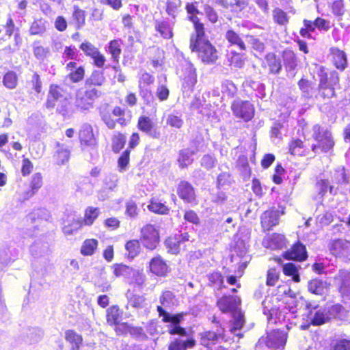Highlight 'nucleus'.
Here are the masks:
<instances>
[{"label":"nucleus","mask_w":350,"mask_h":350,"mask_svg":"<svg viewBox=\"0 0 350 350\" xmlns=\"http://www.w3.org/2000/svg\"><path fill=\"white\" fill-rule=\"evenodd\" d=\"M191 21L195 29V33H193L190 38L191 50L198 52V57L204 63H215L218 58L217 51L208 40H204V24L196 16L191 17Z\"/></svg>","instance_id":"1"},{"label":"nucleus","mask_w":350,"mask_h":350,"mask_svg":"<svg viewBox=\"0 0 350 350\" xmlns=\"http://www.w3.org/2000/svg\"><path fill=\"white\" fill-rule=\"evenodd\" d=\"M69 105L70 101L64 94L62 88L56 85H51L46 103V107L53 108L56 106L57 111L66 116L68 112Z\"/></svg>","instance_id":"2"},{"label":"nucleus","mask_w":350,"mask_h":350,"mask_svg":"<svg viewBox=\"0 0 350 350\" xmlns=\"http://www.w3.org/2000/svg\"><path fill=\"white\" fill-rule=\"evenodd\" d=\"M312 130V137L317 142V144L312 146L313 152L318 153L319 150H321L326 152L333 148L334 142L329 131L321 127L319 124L314 125Z\"/></svg>","instance_id":"3"},{"label":"nucleus","mask_w":350,"mask_h":350,"mask_svg":"<svg viewBox=\"0 0 350 350\" xmlns=\"http://www.w3.org/2000/svg\"><path fill=\"white\" fill-rule=\"evenodd\" d=\"M157 310L159 315L162 317V321L170 323L168 327L170 334L185 335V329L179 326V323L183 319V313L176 314H170L165 312L161 306H158Z\"/></svg>","instance_id":"4"},{"label":"nucleus","mask_w":350,"mask_h":350,"mask_svg":"<svg viewBox=\"0 0 350 350\" xmlns=\"http://www.w3.org/2000/svg\"><path fill=\"white\" fill-rule=\"evenodd\" d=\"M141 239L144 245L150 250H154L159 243V228L152 224L144 226L141 230Z\"/></svg>","instance_id":"5"},{"label":"nucleus","mask_w":350,"mask_h":350,"mask_svg":"<svg viewBox=\"0 0 350 350\" xmlns=\"http://www.w3.org/2000/svg\"><path fill=\"white\" fill-rule=\"evenodd\" d=\"M232 110L234 114L245 121L250 120L254 116V107L248 101L236 100L232 104Z\"/></svg>","instance_id":"6"},{"label":"nucleus","mask_w":350,"mask_h":350,"mask_svg":"<svg viewBox=\"0 0 350 350\" xmlns=\"http://www.w3.org/2000/svg\"><path fill=\"white\" fill-rule=\"evenodd\" d=\"M137 126L141 131L145 133L150 137L158 139L161 136V133L157 126L149 117H140L138 120Z\"/></svg>","instance_id":"7"},{"label":"nucleus","mask_w":350,"mask_h":350,"mask_svg":"<svg viewBox=\"0 0 350 350\" xmlns=\"http://www.w3.org/2000/svg\"><path fill=\"white\" fill-rule=\"evenodd\" d=\"M83 226L81 219L75 215H68L63 221L62 232L66 236L73 235Z\"/></svg>","instance_id":"8"},{"label":"nucleus","mask_w":350,"mask_h":350,"mask_svg":"<svg viewBox=\"0 0 350 350\" xmlns=\"http://www.w3.org/2000/svg\"><path fill=\"white\" fill-rule=\"evenodd\" d=\"M149 271L154 275L164 277L170 271L167 263L160 256L152 258L149 262Z\"/></svg>","instance_id":"9"},{"label":"nucleus","mask_w":350,"mask_h":350,"mask_svg":"<svg viewBox=\"0 0 350 350\" xmlns=\"http://www.w3.org/2000/svg\"><path fill=\"white\" fill-rule=\"evenodd\" d=\"M72 148V142L71 140L56 143L55 158L58 164H64L68 161Z\"/></svg>","instance_id":"10"},{"label":"nucleus","mask_w":350,"mask_h":350,"mask_svg":"<svg viewBox=\"0 0 350 350\" xmlns=\"http://www.w3.org/2000/svg\"><path fill=\"white\" fill-rule=\"evenodd\" d=\"M79 137L81 145L94 146L96 144V139L93 133V128L89 124H84L79 130Z\"/></svg>","instance_id":"11"},{"label":"nucleus","mask_w":350,"mask_h":350,"mask_svg":"<svg viewBox=\"0 0 350 350\" xmlns=\"http://www.w3.org/2000/svg\"><path fill=\"white\" fill-rule=\"evenodd\" d=\"M284 257L287 260L303 261L307 258V252L304 245L298 243L286 251Z\"/></svg>","instance_id":"12"},{"label":"nucleus","mask_w":350,"mask_h":350,"mask_svg":"<svg viewBox=\"0 0 350 350\" xmlns=\"http://www.w3.org/2000/svg\"><path fill=\"white\" fill-rule=\"evenodd\" d=\"M329 250L335 256H350V243L345 240H335L329 245Z\"/></svg>","instance_id":"13"},{"label":"nucleus","mask_w":350,"mask_h":350,"mask_svg":"<svg viewBox=\"0 0 350 350\" xmlns=\"http://www.w3.org/2000/svg\"><path fill=\"white\" fill-rule=\"evenodd\" d=\"M240 304V299L237 297H222L217 301V306L223 312L235 311L238 305Z\"/></svg>","instance_id":"14"},{"label":"nucleus","mask_w":350,"mask_h":350,"mask_svg":"<svg viewBox=\"0 0 350 350\" xmlns=\"http://www.w3.org/2000/svg\"><path fill=\"white\" fill-rule=\"evenodd\" d=\"M279 211L269 210L265 211L261 217L262 226L265 230H269L278 224Z\"/></svg>","instance_id":"15"},{"label":"nucleus","mask_w":350,"mask_h":350,"mask_svg":"<svg viewBox=\"0 0 350 350\" xmlns=\"http://www.w3.org/2000/svg\"><path fill=\"white\" fill-rule=\"evenodd\" d=\"M185 70L187 75L184 78L183 88L187 89L188 91H192L193 87L197 81L196 69L193 64L187 62L185 66Z\"/></svg>","instance_id":"16"},{"label":"nucleus","mask_w":350,"mask_h":350,"mask_svg":"<svg viewBox=\"0 0 350 350\" xmlns=\"http://www.w3.org/2000/svg\"><path fill=\"white\" fill-rule=\"evenodd\" d=\"M320 77L319 88H325L329 85H336L338 83V77L336 72H332L329 75L325 69L321 68L319 72Z\"/></svg>","instance_id":"17"},{"label":"nucleus","mask_w":350,"mask_h":350,"mask_svg":"<svg viewBox=\"0 0 350 350\" xmlns=\"http://www.w3.org/2000/svg\"><path fill=\"white\" fill-rule=\"evenodd\" d=\"M66 68L69 72L68 76L72 82L77 83L83 79L85 70L83 66L77 67V63L71 62L66 65Z\"/></svg>","instance_id":"18"},{"label":"nucleus","mask_w":350,"mask_h":350,"mask_svg":"<svg viewBox=\"0 0 350 350\" xmlns=\"http://www.w3.org/2000/svg\"><path fill=\"white\" fill-rule=\"evenodd\" d=\"M264 245L273 250L281 249L286 245V239L283 234H273L264 240Z\"/></svg>","instance_id":"19"},{"label":"nucleus","mask_w":350,"mask_h":350,"mask_svg":"<svg viewBox=\"0 0 350 350\" xmlns=\"http://www.w3.org/2000/svg\"><path fill=\"white\" fill-rule=\"evenodd\" d=\"M98 241L96 239H86L80 247V254L83 256H92L98 250Z\"/></svg>","instance_id":"20"},{"label":"nucleus","mask_w":350,"mask_h":350,"mask_svg":"<svg viewBox=\"0 0 350 350\" xmlns=\"http://www.w3.org/2000/svg\"><path fill=\"white\" fill-rule=\"evenodd\" d=\"M225 38L231 46L240 51H245L247 47L242 38L232 29H228L225 33Z\"/></svg>","instance_id":"21"},{"label":"nucleus","mask_w":350,"mask_h":350,"mask_svg":"<svg viewBox=\"0 0 350 350\" xmlns=\"http://www.w3.org/2000/svg\"><path fill=\"white\" fill-rule=\"evenodd\" d=\"M286 341V334L283 332H279L270 335L267 341V345L273 348L283 347Z\"/></svg>","instance_id":"22"},{"label":"nucleus","mask_w":350,"mask_h":350,"mask_svg":"<svg viewBox=\"0 0 350 350\" xmlns=\"http://www.w3.org/2000/svg\"><path fill=\"white\" fill-rule=\"evenodd\" d=\"M104 72L101 70H94L91 75L85 80V86H101L105 82Z\"/></svg>","instance_id":"23"},{"label":"nucleus","mask_w":350,"mask_h":350,"mask_svg":"<svg viewBox=\"0 0 350 350\" xmlns=\"http://www.w3.org/2000/svg\"><path fill=\"white\" fill-rule=\"evenodd\" d=\"M329 284L326 282L313 280L308 284L309 291L316 295H324L327 293Z\"/></svg>","instance_id":"24"},{"label":"nucleus","mask_w":350,"mask_h":350,"mask_svg":"<svg viewBox=\"0 0 350 350\" xmlns=\"http://www.w3.org/2000/svg\"><path fill=\"white\" fill-rule=\"evenodd\" d=\"M333 62L335 66L340 70H345L347 66V56L343 51L338 49H332Z\"/></svg>","instance_id":"25"},{"label":"nucleus","mask_w":350,"mask_h":350,"mask_svg":"<svg viewBox=\"0 0 350 350\" xmlns=\"http://www.w3.org/2000/svg\"><path fill=\"white\" fill-rule=\"evenodd\" d=\"M113 275L117 278H124L129 281L131 278L133 268L124 264H115L111 267Z\"/></svg>","instance_id":"26"},{"label":"nucleus","mask_w":350,"mask_h":350,"mask_svg":"<svg viewBox=\"0 0 350 350\" xmlns=\"http://www.w3.org/2000/svg\"><path fill=\"white\" fill-rule=\"evenodd\" d=\"M196 150L190 148H185L180 151L178 162L180 167L184 168L190 165L193 161V156Z\"/></svg>","instance_id":"27"},{"label":"nucleus","mask_w":350,"mask_h":350,"mask_svg":"<svg viewBox=\"0 0 350 350\" xmlns=\"http://www.w3.org/2000/svg\"><path fill=\"white\" fill-rule=\"evenodd\" d=\"M100 212L98 208L88 206L84 211L83 219L81 220L83 225L91 226L98 218Z\"/></svg>","instance_id":"28"},{"label":"nucleus","mask_w":350,"mask_h":350,"mask_svg":"<svg viewBox=\"0 0 350 350\" xmlns=\"http://www.w3.org/2000/svg\"><path fill=\"white\" fill-rule=\"evenodd\" d=\"M76 107L81 111H88L93 107V103L88 100L84 96L83 90H79L76 95Z\"/></svg>","instance_id":"29"},{"label":"nucleus","mask_w":350,"mask_h":350,"mask_svg":"<svg viewBox=\"0 0 350 350\" xmlns=\"http://www.w3.org/2000/svg\"><path fill=\"white\" fill-rule=\"evenodd\" d=\"M180 197L184 200L191 202L195 198V193L193 188L187 183H182L178 190Z\"/></svg>","instance_id":"30"},{"label":"nucleus","mask_w":350,"mask_h":350,"mask_svg":"<svg viewBox=\"0 0 350 350\" xmlns=\"http://www.w3.org/2000/svg\"><path fill=\"white\" fill-rule=\"evenodd\" d=\"M300 267L296 266L295 264L288 262L286 263L282 267V271L285 275L292 277L293 281L295 282H299L300 278L299 275V269Z\"/></svg>","instance_id":"31"},{"label":"nucleus","mask_w":350,"mask_h":350,"mask_svg":"<svg viewBox=\"0 0 350 350\" xmlns=\"http://www.w3.org/2000/svg\"><path fill=\"white\" fill-rule=\"evenodd\" d=\"M66 340L71 345V350H79L83 339L81 335L68 330L66 332Z\"/></svg>","instance_id":"32"},{"label":"nucleus","mask_w":350,"mask_h":350,"mask_svg":"<svg viewBox=\"0 0 350 350\" xmlns=\"http://www.w3.org/2000/svg\"><path fill=\"white\" fill-rule=\"evenodd\" d=\"M266 59L270 72L273 74L279 73L282 68L280 59L277 58L276 55L272 53H268L267 55Z\"/></svg>","instance_id":"33"},{"label":"nucleus","mask_w":350,"mask_h":350,"mask_svg":"<svg viewBox=\"0 0 350 350\" xmlns=\"http://www.w3.org/2000/svg\"><path fill=\"white\" fill-rule=\"evenodd\" d=\"M220 336H221L220 333L215 334L213 332H205L201 334L200 342L202 345L210 347L216 343Z\"/></svg>","instance_id":"34"},{"label":"nucleus","mask_w":350,"mask_h":350,"mask_svg":"<svg viewBox=\"0 0 350 350\" xmlns=\"http://www.w3.org/2000/svg\"><path fill=\"white\" fill-rule=\"evenodd\" d=\"M155 29L165 39H170L172 37V29L170 25L165 21H157Z\"/></svg>","instance_id":"35"},{"label":"nucleus","mask_w":350,"mask_h":350,"mask_svg":"<svg viewBox=\"0 0 350 350\" xmlns=\"http://www.w3.org/2000/svg\"><path fill=\"white\" fill-rule=\"evenodd\" d=\"M47 22L44 19L36 20L32 23L29 33L31 35H43L46 30Z\"/></svg>","instance_id":"36"},{"label":"nucleus","mask_w":350,"mask_h":350,"mask_svg":"<svg viewBox=\"0 0 350 350\" xmlns=\"http://www.w3.org/2000/svg\"><path fill=\"white\" fill-rule=\"evenodd\" d=\"M126 143V137L120 133H116L111 137V148L112 150L118 153L123 148Z\"/></svg>","instance_id":"37"},{"label":"nucleus","mask_w":350,"mask_h":350,"mask_svg":"<svg viewBox=\"0 0 350 350\" xmlns=\"http://www.w3.org/2000/svg\"><path fill=\"white\" fill-rule=\"evenodd\" d=\"M33 53L36 58L40 62H43L46 59L51 53L49 47H44L43 46L38 45L36 42L33 45Z\"/></svg>","instance_id":"38"},{"label":"nucleus","mask_w":350,"mask_h":350,"mask_svg":"<svg viewBox=\"0 0 350 350\" xmlns=\"http://www.w3.org/2000/svg\"><path fill=\"white\" fill-rule=\"evenodd\" d=\"M108 51L111 55V59L118 64L122 53L120 40H111L109 43Z\"/></svg>","instance_id":"39"},{"label":"nucleus","mask_w":350,"mask_h":350,"mask_svg":"<svg viewBox=\"0 0 350 350\" xmlns=\"http://www.w3.org/2000/svg\"><path fill=\"white\" fill-rule=\"evenodd\" d=\"M72 20L75 23L76 28L80 29L85 25V12L78 5L73 6Z\"/></svg>","instance_id":"40"},{"label":"nucleus","mask_w":350,"mask_h":350,"mask_svg":"<svg viewBox=\"0 0 350 350\" xmlns=\"http://www.w3.org/2000/svg\"><path fill=\"white\" fill-rule=\"evenodd\" d=\"M125 248L128 252L129 257L133 258L137 256L141 251V245L139 241L133 239L126 242Z\"/></svg>","instance_id":"41"},{"label":"nucleus","mask_w":350,"mask_h":350,"mask_svg":"<svg viewBox=\"0 0 350 350\" xmlns=\"http://www.w3.org/2000/svg\"><path fill=\"white\" fill-rule=\"evenodd\" d=\"M284 62L288 71L294 70L297 66V60L295 53L291 51L284 53Z\"/></svg>","instance_id":"42"},{"label":"nucleus","mask_w":350,"mask_h":350,"mask_svg":"<svg viewBox=\"0 0 350 350\" xmlns=\"http://www.w3.org/2000/svg\"><path fill=\"white\" fill-rule=\"evenodd\" d=\"M237 91V87L231 81L226 80L222 83L221 92L224 96L232 98L235 95Z\"/></svg>","instance_id":"43"},{"label":"nucleus","mask_w":350,"mask_h":350,"mask_svg":"<svg viewBox=\"0 0 350 350\" xmlns=\"http://www.w3.org/2000/svg\"><path fill=\"white\" fill-rule=\"evenodd\" d=\"M18 82V77L16 72L10 71L7 72L3 79L4 85L9 89H14L16 87Z\"/></svg>","instance_id":"44"},{"label":"nucleus","mask_w":350,"mask_h":350,"mask_svg":"<svg viewBox=\"0 0 350 350\" xmlns=\"http://www.w3.org/2000/svg\"><path fill=\"white\" fill-rule=\"evenodd\" d=\"M165 243L169 252L173 254H176L179 252L180 243L176 236L168 237Z\"/></svg>","instance_id":"45"},{"label":"nucleus","mask_w":350,"mask_h":350,"mask_svg":"<svg viewBox=\"0 0 350 350\" xmlns=\"http://www.w3.org/2000/svg\"><path fill=\"white\" fill-rule=\"evenodd\" d=\"M111 279L112 278L107 275L106 271L103 269H101L99 275L95 278L94 282L98 286L108 288L110 282H111Z\"/></svg>","instance_id":"46"},{"label":"nucleus","mask_w":350,"mask_h":350,"mask_svg":"<svg viewBox=\"0 0 350 350\" xmlns=\"http://www.w3.org/2000/svg\"><path fill=\"white\" fill-rule=\"evenodd\" d=\"M273 17L274 21L280 25H285L288 23L287 14L280 8H275L273 11Z\"/></svg>","instance_id":"47"},{"label":"nucleus","mask_w":350,"mask_h":350,"mask_svg":"<svg viewBox=\"0 0 350 350\" xmlns=\"http://www.w3.org/2000/svg\"><path fill=\"white\" fill-rule=\"evenodd\" d=\"M82 90L84 96L87 97L88 100H89L90 102L93 103L97 98H98L101 96V92L95 88H92V86L85 85V88Z\"/></svg>","instance_id":"48"},{"label":"nucleus","mask_w":350,"mask_h":350,"mask_svg":"<svg viewBox=\"0 0 350 350\" xmlns=\"http://www.w3.org/2000/svg\"><path fill=\"white\" fill-rule=\"evenodd\" d=\"M148 208L150 211L161 215L167 214L169 211L165 204L155 200H152Z\"/></svg>","instance_id":"49"},{"label":"nucleus","mask_w":350,"mask_h":350,"mask_svg":"<svg viewBox=\"0 0 350 350\" xmlns=\"http://www.w3.org/2000/svg\"><path fill=\"white\" fill-rule=\"evenodd\" d=\"M80 49L88 57L94 55L99 49L89 41L82 42L79 46Z\"/></svg>","instance_id":"50"},{"label":"nucleus","mask_w":350,"mask_h":350,"mask_svg":"<svg viewBox=\"0 0 350 350\" xmlns=\"http://www.w3.org/2000/svg\"><path fill=\"white\" fill-rule=\"evenodd\" d=\"M120 313L118 308L111 306L107 310V322L111 324H117Z\"/></svg>","instance_id":"51"},{"label":"nucleus","mask_w":350,"mask_h":350,"mask_svg":"<svg viewBox=\"0 0 350 350\" xmlns=\"http://www.w3.org/2000/svg\"><path fill=\"white\" fill-rule=\"evenodd\" d=\"M246 38L247 39V42L252 46V48L258 52H262L265 49L264 43L260 41L258 38H255L252 35H246Z\"/></svg>","instance_id":"52"},{"label":"nucleus","mask_w":350,"mask_h":350,"mask_svg":"<svg viewBox=\"0 0 350 350\" xmlns=\"http://www.w3.org/2000/svg\"><path fill=\"white\" fill-rule=\"evenodd\" d=\"M166 123L172 127L180 129L183 124V120L180 116L169 114L167 117Z\"/></svg>","instance_id":"53"},{"label":"nucleus","mask_w":350,"mask_h":350,"mask_svg":"<svg viewBox=\"0 0 350 350\" xmlns=\"http://www.w3.org/2000/svg\"><path fill=\"white\" fill-rule=\"evenodd\" d=\"M145 280L146 275L144 273L143 270H135L133 269L131 278L129 279L130 282L142 284L144 282Z\"/></svg>","instance_id":"54"},{"label":"nucleus","mask_w":350,"mask_h":350,"mask_svg":"<svg viewBox=\"0 0 350 350\" xmlns=\"http://www.w3.org/2000/svg\"><path fill=\"white\" fill-rule=\"evenodd\" d=\"M280 273L274 268L268 270L267 274V284L268 286H274L279 280Z\"/></svg>","instance_id":"55"},{"label":"nucleus","mask_w":350,"mask_h":350,"mask_svg":"<svg viewBox=\"0 0 350 350\" xmlns=\"http://www.w3.org/2000/svg\"><path fill=\"white\" fill-rule=\"evenodd\" d=\"M302 142L299 139L295 140L291 142L289 146V152L293 155L302 154Z\"/></svg>","instance_id":"56"},{"label":"nucleus","mask_w":350,"mask_h":350,"mask_svg":"<svg viewBox=\"0 0 350 350\" xmlns=\"http://www.w3.org/2000/svg\"><path fill=\"white\" fill-rule=\"evenodd\" d=\"M229 57L230 65L236 68H241L244 64L242 56L237 53L232 52Z\"/></svg>","instance_id":"57"},{"label":"nucleus","mask_w":350,"mask_h":350,"mask_svg":"<svg viewBox=\"0 0 350 350\" xmlns=\"http://www.w3.org/2000/svg\"><path fill=\"white\" fill-rule=\"evenodd\" d=\"M345 5L342 0L335 1L332 4V12L334 15L342 16L345 13Z\"/></svg>","instance_id":"58"},{"label":"nucleus","mask_w":350,"mask_h":350,"mask_svg":"<svg viewBox=\"0 0 350 350\" xmlns=\"http://www.w3.org/2000/svg\"><path fill=\"white\" fill-rule=\"evenodd\" d=\"M129 155L130 150L129 149L125 150L118 159V166L121 170H124L129 163Z\"/></svg>","instance_id":"59"},{"label":"nucleus","mask_w":350,"mask_h":350,"mask_svg":"<svg viewBox=\"0 0 350 350\" xmlns=\"http://www.w3.org/2000/svg\"><path fill=\"white\" fill-rule=\"evenodd\" d=\"M334 85H327L325 88H319V95L323 98H329L334 96Z\"/></svg>","instance_id":"60"},{"label":"nucleus","mask_w":350,"mask_h":350,"mask_svg":"<svg viewBox=\"0 0 350 350\" xmlns=\"http://www.w3.org/2000/svg\"><path fill=\"white\" fill-rule=\"evenodd\" d=\"M327 319V317L323 312L318 310L316 312L313 319H312V323L315 325H319L325 323Z\"/></svg>","instance_id":"61"},{"label":"nucleus","mask_w":350,"mask_h":350,"mask_svg":"<svg viewBox=\"0 0 350 350\" xmlns=\"http://www.w3.org/2000/svg\"><path fill=\"white\" fill-rule=\"evenodd\" d=\"M184 218L186 221L195 225H198L200 222L199 217L193 211H187L185 213Z\"/></svg>","instance_id":"62"},{"label":"nucleus","mask_w":350,"mask_h":350,"mask_svg":"<svg viewBox=\"0 0 350 350\" xmlns=\"http://www.w3.org/2000/svg\"><path fill=\"white\" fill-rule=\"evenodd\" d=\"M90 57L93 59L94 64L98 68L103 67V66L105 64L106 59L105 56L102 53H100L99 50L97 51V52L94 55H92Z\"/></svg>","instance_id":"63"},{"label":"nucleus","mask_w":350,"mask_h":350,"mask_svg":"<svg viewBox=\"0 0 350 350\" xmlns=\"http://www.w3.org/2000/svg\"><path fill=\"white\" fill-rule=\"evenodd\" d=\"M169 94L170 91L168 88L163 85H159L157 89L156 95L161 101L167 100L169 96Z\"/></svg>","instance_id":"64"}]
</instances>
